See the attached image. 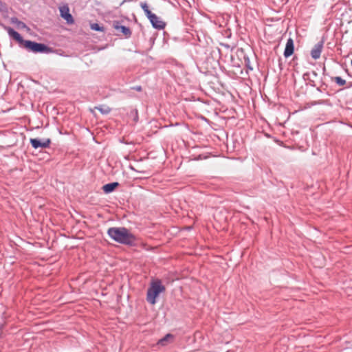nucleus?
Returning <instances> with one entry per match:
<instances>
[{"label": "nucleus", "mask_w": 352, "mask_h": 352, "mask_svg": "<svg viewBox=\"0 0 352 352\" xmlns=\"http://www.w3.org/2000/svg\"><path fill=\"white\" fill-rule=\"evenodd\" d=\"M111 239L125 245H132L135 243V237L124 228H111Z\"/></svg>", "instance_id": "nucleus-1"}, {"label": "nucleus", "mask_w": 352, "mask_h": 352, "mask_svg": "<svg viewBox=\"0 0 352 352\" xmlns=\"http://www.w3.org/2000/svg\"><path fill=\"white\" fill-rule=\"evenodd\" d=\"M166 288L162 285V281L157 279L151 282L150 287L147 289L146 300L151 305H155L156 302V298L160 293L164 292Z\"/></svg>", "instance_id": "nucleus-2"}, {"label": "nucleus", "mask_w": 352, "mask_h": 352, "mask_svg": "<svg viewBox=\"0 0 352 352\" xmlns=\"http://www.w3.org/2000/svg\"><path fill=\"white\" fill-rule=\"evenodd\" d=\"M113 27L116 30V34L121 38H129L131 36L132 32L129 27L122 25L118 21L113 23Z\"/></svg>", "instance_id": "nucleus-3"}, {"label": "nucleus", "mask_w": 352, "mask_h": 352, "mask_svg": "<svg viewBox=\"0 0 352 352\" xmlns=\"http://www.w3.org/2000/svg\"><path fill=\"white\" fill-rule=\"evenodd\" d=\"M23 46L33 52H47L49 48L44 44L38 43L31 41H25Z\"/></svg>", "instance_id": "nucleus-4"}, {"label": "nucleus", "mask_w": 352, "mask_h": 352, "mask_svg": "<svg viewBox=\"0 0 352 352\" xmlns=\"http://www.w3.org/2000/svg\"><path fill=\"white\" fill-rule=\"evenodd\" d=\"M60 16L64 19L68 24H73L74 20L73 16L69 13V8L67 5H64L59 8Z\"/></svg>", "instance_id": "nucleus-5"}, {"label": "nucleus", "mask_w": 352, "mask_h": 352, "mask_svg": "<svg viewBox=\"0 0 352 352\" xmlns=\"http://www.w3.org/2000/svg\"><path fill=\"white\" fill-rule=\"evenodd\" d=\"M32 146L35 149L38 148H47L50 146V144L51 143L50 139H45L43 141L36 139V138H31L30 140Z\"/></svg>", "instance_id": "nucleus-6"}, {"label": "nucleus", "mask_w": 352, "mask_h": 352, "mask_svg": "<svg viewBox=\"0 0 352 352\" xmlns=\"http://www.w3.org/2000/svg\"><path fill=\"white\" fill-rule=\"evenodd\" d=\"M148 20L155 29L163 30L166 26V23L162 21L155 14H153Z\"/></svg>", "instance_id": "nucleus-7"}, {"label": "nucleus", "mask_w": 352, "mask_h": 352, "mask_svg": "<svg viewBox=\"0 0 352 352\" xmlns=\"http://www.w3.org/2000/svg\"><path fill=\"white\" fill-rule=\"evenodd\" d=\"M324 41L317 43L311 50V56L314 60H317L320 57L321 52L323 49Z\"/></svg>", "instance_id": "nucleus-8"}, {"label": "nucleus", "mask_w": 352, "mask_h": 352, "mask_svg": "<svg viewBox=\"0 0 352 352\" xmlns=\"http://www.w3.org/2000/svg\"><path fill=\"white\" fill-rule=\"evenodd\" d=\"M294 40L292 38H289L286 43L283 55L285 58H288L294 54Z\"/></svg>", "instance_id": "nucleus-9"}, {"label": "nucleus", "mask_w": 352, "mask_h": 352, "mask_svg": "<svg viewBox=\"0 0 352 352\" xmlns=\"http://www.w3.org/2000/svg\"><path fill=\"white\" fill-rule=\"evenodd\" d=\"M6 30L10 37L16 40L19 43L23 45L25 41L23 39L21 36L17 32L11 28H6Z\"/></svg>", "instance_id": "nucleus-10"}, {"label": "nucleus", "mask_w": 352, "mask_h": 352, "mask_svg": "<svg viewBox=\"0 0 352 352\" xmlns=\"http://www.w3.org/2000/svg\"><path fill=\"white\" fill-rule=\"evenodd\" d=\"M140 7L143 10L145 15L146 17L150 19L154 13H152L151 11L149 10L148 6L146 2H141L140 4Z\"/></svg>", "instance_id": "nucleus-11"}, {"label": "nucleus", "mask_w": 352, "mask_h": 352, "mask_svg": "<svg viewBox=\"0 0 352 352\" xmlns=\"http://www.w3.org/2000/svg\"><path fill=\"white\" fill-rule=\"evenodd\" d=\"M332 81L335 82L339 86H344L346 84L345 80L342 79L340 76H335L331 78Z\"/></svg>", "instance_id": "nucleus-12"}, {"label": "nucleus", "mask_w": 352, "mask_h": 352, "mask_svg": "<svg viewBox=\"0 0 352 352\" xmlns=\"http://www.w3.org/2000/svg\"><path fill=\"white\" fill-rule=\"evenodd\" d=\"M12 23L15 24L18 28H27V25L23 22L19 21L16 18H12Z\"/></svg>", "instance_id": "nucleus-13"}, {"label": "nucleus", "mask_w": 352, "mask_h": 352, "mask_svg": "<svg viewBox=\"0 0 352 352\" xmlns=\"http://www.w3.org/2000/svg\"><path fill=\"white\" fill-rule=\"evenodd\" d=\"M309 76H310V74H309V72L305 73V74H303V79H304L305 81H308V83H309L311 86H312V87L316 86L314 80H311V79L309 78Z\"/></svg>", "instance_id": "nucleus-14"}, {"label": "nucleus", "mask_w": 352, "mask_h": 352, "mask_svg": "<svg viewBox=\"0 0 352 352\" xmlns=\"http://www.w3.org/2000/svg\"><path fill=\"white\" fill-rule=\"evenodd\" d=\"M173 338V336L172 334L168 333L163 338H162L161 340H159L158 344H160L161 345H164L165 342H166L169 338Z\"/></svg>", "instance_id": "nucleus-15"}, {"label": "nucleus", "mask_w": 352, "mask_h": 352, "mask_svg": "<svg viewBox=\"0 0 352 352\" xmlns=\"http://www.w3.org/2000/svg\"><path fill=\"white\" fill-rule=\"evenodd\" d=\"M91 28L94 30L100 31L102 28L99 26L98 23H93L91 25Z\"/></svg>", "instance_id": "nucleus-16"}, {"label": "nucleus", "mask_w": 352, "mask_h": 352, "mask_svg": "<svg viewBox=\"0 0 352 352\" xmlns=\"http://www.w3.org/2000/svg\"><path fill=\"white\" fill-rule=\"evenodd\" d=\"M102 188L106 193L110 192V184H105Z\"/></svg>", "instance_id": "nucleus-17"}, {"label": "nucleus", "mask_w": 352, "mask_h": 352, "mask_svg": "<svg viewBox=\"0 0 352 352\" xmlns=\"http://www.w3.org/2000/svg\"><path fill=\"white\" fill-rule=\"evenodd\" d=\"M119 186L118 182H111V191L114 190Z\"/></svg>", "instance_id": "nucleus-18"}, {"label": "nucleus", "mask_w": 352, "mask_h": 352, "mask_svg": "<svg viewBox=\"0 0 352 352\" xmlns=\"http://www.w3.org/2000/svg\"><path fill=\"white\" fill-rule=\"evenodd\" d=\"M135 89H136L137 91H141V90H142V87H141L140 86H138V87H135Z\"/></svg>", "instance_id": "nucleus-19"}, {"label": "nucleus", "mask_w": 352, "mask_h": 352, "mask_svg": "<svg viewBox=\"0 0 352 352\" xmlns=\"http://www.w3.org/2000/svg\"><path fill=\"white\" fill-rule=\"evenodd\" d=\"M352 87V82H349V83L348 84L347 87Z\"/></svg>", "instance_id": "nucleus-20"}, {"label": "nucleus", "mask_w": 352, "mask_h": 352, "mask_svg": "<svg viewBox=\"0 0 352 352\" xmlns=\"http://www.w3.org/2000/svg\"><path fill=\"white\" fill-rule=\"evenodd\" d=\"M138 112L136 111L135 112V120H138Z\"/></svg>", "instance_id": "nucleus-21"}, {"label": "nucleus", "mask_w": 352, "mask_h": 352, "mask_svg": "<svg viewBox=\"0 0 352 352\" xmlns=\"http://www.w3.org/2000/svg\"><path fill=\"white\" fill-rule=\"evenodd\" d=\"M312 74H313L314 76H317V74H316V72H312Z\"/></svg>", "instance_id": "nucleus-22"}, {"label": "nucleus", "mask_w": 352, "mask_h": 352, "mask_svg": "<svg viewBox=\"0 0 352 352\" xmlns=\"http://www.w3.org/2000/svg\"><path fill=\"white\" fill-rule=\"evenodd\" d=\"M107 233L110 234V228H109V229H108V230H107Z\"/></svg>", "instance_id": "nucleus-23"}]
</instances>
